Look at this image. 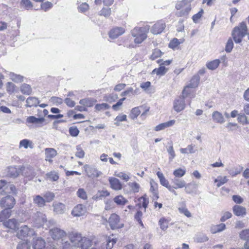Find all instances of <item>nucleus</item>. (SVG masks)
Instances as JSON below:
<instances>
[{"mask_svg":"<svg viewBox=\"0 0 249 249\" xmlns=\"http://www.w3.org/2000/svg\"><path fill=\"white\" fill-rule=\"evenodd\" d=\"M26 102L27 103L26 106L27 107H37L39 103L38 98L35 97H28L26 99Z\"/></svg>","mask_w":249,"mask_h":249,"instance_id":"obj_28","label":"nucleus"},{"mask_svg":"<svg viewBox=\"0 0 249 249\" xmlns=\"http://www.w3.org/2000/svg\"><path fill=\"white\" fill-rule=\"evenodd\" d=\"M76 195L78 197L83 200H87L88 198L87 193L83 188L79 189L76 192Z\"/></svg>","mask_w":249,"mask_h":249,"instance_id":"obj_51","label":"nucleus"},{"mask_svg":"<svg viewBox=\"0 0 249 249\" xmlns=\"http://www.w3.org/2000/svg\"><path fill=\"white\" fill-rule=\"evenodd\" d=\"M9 194L16 195L17 189L13 184L7 183L6 185L1 191V194L4 195H8Z\"/></svg>","mask_w":249,"mask_h":249,"instance_id":"obj_16","label":"nucleus"},{"mask_svg":"<svg viewBox=\"0 0 249 249\" xmlns=\"http://www.w3.org/2000/svg\"><path fill=\"white\" fill-rule=\"evenodd\" d=\"M53 212L56 214H62L66 211L65 205L61 202H54L53 204Z\"/></svg>","mask_w":249,"mask_h":249,"instance_id":"obj_13","label":"nucleus"},{"mask_svg":"<svg viewBox=\"0 0 249 249\" xmlns=\"http://www.w3.org/2000/svg\"><path fill=\"white\" fill-rule=\"evenodd\" d=\"M199 81V76L198 74L195 75L191 79L190 83L188 86H189L191 88H195L198 86Z\"/></svg>","mask_w":249,"mask_h":249,"instance_id":"obj_39","label":"nucleus"},{"mask_svg":"<svg viewBox=\"0 0 249 249\" xmlns=\"http://www.w3.org/2000/svg\"><path fill=\"white\" fill-rule=\"evenodd\" d=\"M240 238L244 240H249V229L242 230L239 232Z\"/></svg>","mask_w":249,"mask_h":249,"instance_id":"obj_52","label":"nucleus"},{"mask_svg":"<svg viewBox=\"0 0 249 249\" xmlns=\"http://www.w3.org/2000/svg\"><path fill=\"white\" fill-rule=\"evenodd\" d=\"M247 26L245 22H242L234 27L232 32V36L236 43H240L242 38L247 34Z\"/></svg>","mask_w":249,"mask_h":249,"instance_id":"obj_3","label":"nucleus"},{"mask_svg":"<svg viewBox=\"0 0 249 249\" xmlns=\"http://www.w3.org/2000/svg\"><path fill=\"white\" fill-rule=\"evenodd\" d=\"M84 168L87 175L89 177L94 178L97 177L99 176L98 171L94 167H91L89 165H85L84 166Z\"/></svg>","mask_w":249,"mask_h":249,"instance_id":"obj_18","label":"nucleus"},{"mask_svg":"<svg viewBox=\"0 0 249 249\" xmlns=\"http://www.w3.org/2000/svg\"><path fill=\"white\" fill-rule=\"evenodd\" d=\"M226 229V225L224 223H221L218 225H213L211 227L210 231L211 233L214 234L221 232Z\"/></svg>","mask_w":249,"mask_h":249,"instance_id":"obj_26","label":"nucleus"},{"mask_svg":"<svg viewBox=\"0 0 249 249\" xmlns=\"http://www.w3.org/2000/svg\"><path fill=\"white\" fill-rule=\"evenodd\" d=\"M95 101L91 98H86L80 100L79 101L80 104L83 105V106L87 107H92L94 105Z\"/></svg>","mask_w":249,"mask_h":249,"instance_id":"obj_40","label":"nucleus"},{"mask_svg":"<svg viewBox=\"0 0 249 249\" xmlns=\"http://www.w3.org/2000/svg\"><path fill=\"white\" fill-rule=\"evenodd\" d=\"M44 199H45V202H50L53 200L54 198V194L53 193L50 192H46L44 195Z\"/></svg>","mask_w":249,"mask_h":249,"instance_id":"obj_50","label":"nucleus"},{"mask_svg":"<svg viewBox=\"0 0 249 249\" xmlns=\"http://www.w3.org/2000/svg\"><path fill=\"white\" fill-rule=\"evenodd\" d=\"M169 146L166 147V149L169 155V160L170 161H172L173 159L176 157L175 152L173 148V142L172 141L168 142Z\"/></svg>","mask_w":249,"mask_h":249,"instance_id":"obj_37","label":"nucleus"},{"mask_svg":"<svg viewBox=\"0 0 249 249\" xmlns=\"http://www.w3.org/2000/svg\"><path fill=\"white\" fill-rule=\"evenodd\" d=\"M165 27V23L163 21L160 20L155 23L152 27L151 32L154 35L160 34L163 31Z\"/></svg>","mask_w":249,"mask_h":249,"instance_id":"obj_12","label":"nucleus"},{"mask_svg":"<svg viewBox=\"0 0 249 249\" xmlns=\"http://www.w3.org/2000/svg\"><path fill=\"white\" fill-rule=\"evenodd\" d=\"M33 202L40 207H42L45 205V199L39 195H36L34 196Z\"/></svg>","mask_w":249,"mask_h":249,"instance_id":"obj_34","label":"nucleus"},{"mask_svg":"<svg viewBox=\"0 0 249 249\" xmlns=\"http://www.w3.org/2000/svg\"><path fill=\"white\" fill-rule=\"evenodd\" d=\"M11 209L6 208L0 213V221H3L5 219L9 218L11 214Z\"/></svg>","mask_w":249,"mask_h":249,"instance_id":"obj_36","label":"nucleus"},{"mask_svg":"<svg viewBox=\"0 0 249 249\" xmlns=\"http://www.w3.org/2000/svg\"><path fill=\"white\" fill-rule=\"evenodd\" d=\"M109 195V192L107 190H99L97 194L93 196V198L94 200H97L101 199L103 197L108 196Z\"/></svg>","mask_w":249,"mask_h":249,"instance_id":"obj_33","label":"nucleus"},{"mask_svg":"<svg viewBox=\"0 0 249 249\" xmlns=\"http://www.w3.org/2000/svg\"><path fill=\"white\" fill-rule=\"evenodd\" d=\"M170 220L165 217L161 218L159 221V225L161 230L165 231L169 227V223Z\"/></svg>","mask_w":249,"mask_h":249,"instance_id":"obj_29","label":"nucleus"},{"mask_svg":"<svg viewBox=\"0 0 249 249\" xmlns=\"http://www.w3.org/2000/svg\"><path fill=\"white\" fill-rule=\"evenodd\" d=\"M110 106L107 103L98 104L96 105L95 108L98 111L104 110L109 108Z\"/></svg>","mask_w":249,"mask_h":249,"instance_id":"obj_59","label":"nucleus"},{"mask_svg":"<svg viewBox=\"0 0 249 249\" xmlns=\"http://www.w3.org/2000/svg\"><path fill=\"white\" fill-rule=\"evenodd\" d=\"M45 151V160L50 162H52V158L55 157L57 155V151L54 148H46Z\"/></svg>","mask_w":249,"mask_h":249,"instance_id":"obj_20","label":"nucleus"},{"mask_svg":"<svg viewBox=\"0 0 249 249\" xmlns=\"http://www.w3.org/2000/svg\"><path fill=\"white\" fill-rule=\"evenodd\" d=\"M128 186L131 188V190L134 193H137L139 191L140 185L136 182H129L128 183Z\"/></svg>","mask_w":249,"mask_h":249,"instance_id":"obj_57","label":"nucleus"},{"mask_svg":"<svg viewBox=\"0 0 249 249\" xmlns=\"http://www.w3.org/2000/svg\"><path fill=\"white\" fill-rule=\"evenodd\" d=\"M220 62L219 59H215L213 61L208 62L206 64L207 68L211 70L216 69L219 65Z\"/></svg>","mask_w":249,"mask_h":249,"instance_id":"obj_38","label":"nucleus"},{"mask_svg":"<svg viewBox=\"0 0 249 249\" xmlns=\"http://www.w3.org/2000/svg\"><path fill=\"white\" fill-rule=\"evenodd\" d=\"M35 234V231L32 229H30L27 226L24 225L21 227L18 232V235L19 238L26 236H32Z\"/></svg>","mask_w":249,"mask_h":249,"instance_id":"obj_11","label":"nucleus"},{"mask_svg":"<svg viewBox=\"0 0 249 249\" xmlns=\"http://www.w3.org/2000/svg\"><path fill=\"white\" fill-rule=\"evenodd\" d=\"M192 0H183L178 2L176 6L178 11L176 15L178 17H186L191 10L190 2Z\"/></svg>","mask_w":249,"mask_h":249,"instance_id":"obj_4","label":"nucleus"},{"mask_svg":"<svg viewBox=\"0 0 249 249\" xmlns=\"http://www.w3.org/2000/svg\"><path fill=\"white\" fill-rule=\"evenodd\" d=\"M59 243L61 244L60 247L62 249H71L73 246L72 244L71 245L68 241H65L63 238Z\"/></svg>","mask_w":249,"mask_h":249,"instance_id":"obj_48","label":"nucleus"},{"mask_svg":"<svg viewBox=\"0 0 249 249\" xmlns=\"http://www.w3.org/2000/svg\"><path fill=\"white\" fill-rule=\"evenodd\" d=\"M228 179H227L226 176L222 177V176H218L216 178L214 179V182L217 183L216 186L217 187H220L223 184H225L228 181Z\"/></svg>","mask_w":249,"mask_h":249,"instance_id":"obj_46","label":"nucleus"},{"mask_svg":"<svg viewBox=\"0 0 249 249\" xmlns=\"http://www.w3.org/2000/svg\"><path fill=\"white\" fill-rule=\"evenodd\" d=\"M233 47V42L231 38H229L226 43L225 47V51L227 53H230L231 52Z\"/></svg>","mask_w":249,"mask_h":249,"instance_id":"obj_58","label":"nucleus"},{"mask_svg":"<svg viewBox=\"0 0 249 249\" xmlns=\"http://www.w3.org/2000/svg\"><path fill=\"white\" fill-rule=\"evenodd\" d=\"M157 175L160 179V184L165 187L166 188H168L171 185L169 184L168 181L165 178L163 174L160 172H158Z\"/></svg>","mask_w":249,"mask_h":249,"instance_id":"obj_31","label":"nucleus"},{"mask_svg":"<svg viewBox=\"0 0 249 249\" xmlns=\"http://www.w3.org/2000/svg\"><path fill=\"white\" fill-rule=\"evenodd\" d=\"M195 147V145L190 144V145H188L186 148H180V151L182 154L195 153L196 152V150H194Z\"/></svg>","mask_w":249,"mask_h":249,"instance_id":"obj_43","label":"nucleus"},{"mask_svg":"<svg viewBox=\"0 0 249 249\" xmlns=\"http://www.w3.org/2000/svg\"><path fill=\"white\" fill-rule=\"evenodd\" d=\"M21 5L27 10L31 9L33 7L32 2L30 0H21Z\"/></svg>","mask_w":249,"mask_h":249,"instance_id":"obj_54","label":"nucleus"},{"mask_svg":"<svg viewBox=\"0 0 249 249\" xmlns=\"http://www.w3.org/2000/svg\"><path fill=\"white\" fill-rule=\"evenodd\" d=\"M8 75L11 79L15 82H21L23 80V76L13 72H9Z\"/></svg>","mask_w":249,"mask_h":249,"instance_id":"obj_44","label":"nucleus"},{"mask_svg":"<svg viewBox=\"0 0 249 249\" xmlns=\"http://www.w3.org/2000/svg\"><path fill=\"white\" fill-rule=\"evenodd\" d=\"M21 147H24L25 149L28 147L33 148V142L28 139H23L19 142V148H21Z\"/></svg>","mask_w":249,"mask_h":249,"instance_id":"obj_35","label":"nucleus"},{"mask_svg":"<svg viewBox=\"0 0 249 249\" xmlns=\"http://www.w3.org/2000/svg\"><path fill=\"white\" fill-rule=\"evenodd\" d=\"M45 121V119L43 118H37L35 117V116H30L27 118V122L28 123L34 124H42Z\"/></svg>","mask_w":249,"mask_h":249,"instance_id":"obj_30","label":"nucleus"},{"mask_svg":"<svg viewBox=\"0 0 249 249\" xmlns=\"http://www.w3.org/2000/svg\"><path fill=\"white\" fill-rule=\"evenodd\" d=\"M243 170V167H234L230 170L229 171V174L232 176H235L239 174Z\"/></svg>","mask_w":249,"mask_h":249,"instance_id":"obj_55","label":"nucleus"},{"mask_svg":"<svg viewBox=\"0 0 249 249\" xmlns=\"http://www.w3.org/2000/svg\"><path fill=\"white\" fill-rule=\"evenodd\" d=\"M116 243V239L108 237L107 242L106 244V249H111Z\"/></svg>","mask_w":249,"mask_h":249,"instance_id":"obj_63","label":"nucleus"},{"mask_svg":"<svg viewBox=\"0 0 249 249\" xmlns=\"http://www.w3.org/2000/svg\"><path fill=\"white\" fill-rule=\"evenodd\" d=\"M20 89L21 92L24 94L29 95L32 92V89L30 86L28 84H22Z\"/></svg>","mask_w":249,"mask_h":249,"instance_id":"obj_45","label":"nucleus"},{"mask_svg":"<svg viewBox=\"0 0 249 249\" xmlns=\"http://www.w3.org/2000/svg\"><path fill=\"white\" fill-rule=\"evenodd\" d=\"M233 213L237 216H244L247 213L246 209L240 205H235L232 208Z\"/></svg>","mask_w":249,"mask_h":249,"instance_id":"obj_17","label":"nucleus"},{"mask_svg":"<svg viewBox=\"0 0 249 249\" xmlns=\"http://www.w3.org/2000/svg\"><path fill=\"white\" fill-rule=\"evenodd\" d=\"M33 224L37 228H39L44 225L47 221L46 216L40 212H37L34 216Z\"/></svg>","mask_w":249,"mask_h":249,"instance_id":"obj_7","label":"nucleus"},{"mask_svg":"<svg viewBox=\"0 0 249 249\" xmlns=\"http://www.w3.org/2000/svg\"><path fill=\"white\" fill-rule=\"evenodd\" d=\"M161 54L162 53L160 50L156 49L153 51L152 54L151 55L150 58L152 60H155L156 58L160 57L161 55Z\"/></svg>","mask_w":249,"mask_h":249,"instance_id":"obj_61","label":"nucleus"},{"mask_svg":"<svg viewBox=\"0 0 249 249\" xmlns=\"http://www.w3.org/2000/svg\"><path fill=\"white\" fill-rule=\"evenodd\" d=\"M109 182L111 188L115 190H120L122 188V185L120 180L116 178L111 177L109 178Z\"/></svg>","mask_w":249,"mask_h":249,"instance_id":"obj_21","label":"nucleus"},{"mask_svg":"<svg viewBox=\"0 0 249 249\" xmlns=\"http://www.w3.org/2000/svg\"><path fill=\"white\" fill-rule=\"evenodd\" d=\"M75 156L79 158H83L85 156V152L80 145L76 146Z\"/></svg>","mask_w":249,"mask_h":249,"instance_id":"obj_64","label":"nucleus"},{"mask_svg":"<svg viewBox=\"0 0 249 249\" xmlns=\"http://www.w3.org/2000/svg\"><path fill=\"white\" fill-rule=\"evenodd\" d=\"M212 117L213 121L216 123L223 124L225 122L223 116L220 112L217 111H215L213 113Z\"/></svg>","mask_w":249,"mask_h":249,"instance_id":"obj_25","label":"nucleus"},{"mask_svg":"<svg viewBox=\"0 0 249 249\" xmlns=\"http://www.w3.org/2000/svg\"><path fill=\"white\" fill-rule=\"evenodd\" d=\"M69 238L73 247H81L82 249H98L93 245L91 240L76 232H72L69 234Z\"/></svg>","mask_w":249,"mask_h":249,"instance_id":"obj_1","label":"nucleus"},{"mask_svg":"<svg viewBox=\"0 0 249 249\" xmlns=\"http://www.w3.org/2000/svg\"><path fill=\"white\" fill-rule=\"evenodd\" d=\"M108 223L112 230L121 229L124 227V224L120 222V216L116 213H112L108 220Z\"/></svg>","mask_w":249,"mask_h":249,"instance_id":"obj_5","label":"nucleus"},{"mask_svg":"<svg viewBox=\"0 0 249 249\" xmlns=\"http://www.w3.org/2000/svg\"><path fill=\"white\" fill-rule=\"evenodd\" d=\"M149 30V26L148 25L142 27H136L132 30L131 35L135 37V43L140 44L143 42L147 38Z\"/></svg>","mask_w":249,"mask_h":249,"instance_id":"obj_2","label":"nucleus"},{"mask_svg":"<svg viewBox=\"0 0 249 249\" xmlns=\"http://www.w3.org/2000/svg\"><path fill=\"white\" fill-rule=\"evenodd\" d=\"M237 120L239 123H242L243 124H249L247 118L244 114H238Z\"/></svg>","mask_w":249,"mask_h":249,"instance_id":"obj_62","label":"nucleus"},{"mask_svg":"<svg viewBox=\"0 0 249 249\" xmlns=\"http://www.w3.org/2000/svg\"><path fill=\"white\" fill-rule=\"evenodd\" d=\"M184 99L185 98L180 96L174 100L173 108L177 112H180L185 108L186 105Z\"/></svg>","mask_w":249,"mask_h":249,"instance_id":"obj_10","label":"nucleus"},{"mask_svg":"<svg viewBox=\"0 0 249 249\" xmlns=\"http://www.w3.org/2000/svg\"><path fill=\"white\" fill-rule=\"evenodd\" d=\"M22 171L25 176L31 178H33L36 175L34 169L31 166L24 167Z\"/></svg>","mask_w":249,"mask_h":249,"instance_id":"obj_24","label":"nucleus"},{"mask_svg":"<svg viewBox=\"0 0 249 249\" xmlns=\"http://www.w3.org/2000/svg\"><path fill=\"white\" fill-rule=\"evenodd\" d=\"M125 32V30L122 27H116L112 29L109 33V37L111 38H116L123 35Z\"/></svg>","mask_w":249,"mask_h":249,"instance_id":"obj_19","label":"nucleus"},{"mask_svg":"<svg viewBox=\"0 0 249 249\" xmlns=\"http://www.w3.org/2000/svg\"><path fill=\"white\" fill-rule=\"evenodd\" d=\"M139 204H142V207L145 210L147 207L148 204L149 203L148 198L146 196L140 197L138 199Z\"/></svg>","mask_w":249,"mask_h":249,"instance_id":"obj_53","label":"nucleus"},{"mask_svg":"<svg viewBox=\"0 0 249 249\" xmlns=\"http://www.w3.org/2000/svg\"><path fill=\"white\" fill-rule=\"evenodd\" d=\"M141 113V111L139 107H135L132 109L129 117L133 120L137 118V117Z\"/></svg>","mask_w":249,"mask_h":249,"instance_id":"obj_49","label":"nucleus"},{"mask_svg":"<svg viewBox=\"0 0 249 249\" xmlns=\"http://www.w3.org/2000/svg\"><path fill=\"white\" fill-rule=\"evenodd\" d=\"M50 235L54 241L59 242L66 236V232L63 230L55 227L49 231Z\"/></svg>","mask_w":249,"mask_h":249,"instance_id":"obj_6","label":"nucleus"},{"mask_svg":"<svg viewBox=\"0 0 249 249\" xmlns=\"http://www.w3.org/2000/svg\"><path fill=\"white\" fill-rule=\"evenodd\" d=\"M115 176L120 178L121 179L124 180L125 181H127L130 179L129 176L125 173L121 172L118 173H115Z\"/></svg>","mask_w":249,"mask_h":249,"instance_id":"obj_60","label":"nucleus"},{"mask_svg":"<svg viewBox=\"0 0 249 249\" xmlns=\"http://www.w3.org/2000/svg\"><path fill=\"white\" fill-rule=\"evenodd\" d=\"M171 182L173 183V186L176 189L183 188L186 185V182L180 178H174L172 179Z\"/></svg>","mask_w":249,"mask_h":249,"instance_id":"obj_22","label":"nucleus"},{"mask_svg":"<svg viewBox=\"0 0 249 249\" xmlns=\"http://www.w3.org/2000/svg\"><path fill=\"white\" fill-rule=\"evenodd\" d=\"M34 249H43L46 245L45 240L41 237L34 238L32 243Z\"/></svg>","mask_w":249,"mask_h":249,"instance_id":"obj_15","label":"nucleus"},{"mask_svg":"<svg viewBox=\"0 0 249 249\" xmlns=\"http://www.w3.org/2000/svg\"><path fill=\"white\" fill-rule=\"evenodd\" d=\"M15 202V199L13 197L7 195L1 199L0 204L2 207L12 209L14 206Z\"/></svg>","mask_w":249,"mask_h":249,"instance_id":"obj_9","label":"nucleus"},{"mask_svg":"<svg viewBox=\"0 0 249 249\" xmlns=\"http://www.w3.org/2000/svg\"><path fill=\"white\" fill-rule=\"evenodd\" d=\"M4 225L11 229L16 230L18 228V223L16 219H11L3 223Z\"/></svg>","mask_w":249,"mask_h":249,"instance_id":"obj_27","label":"nucleus"},{"mask_svg":"<svg viewBox=\"0 0 249 249\" xmlns=\"http://www.w3.org/2000/svg\"><path fill=\"white\" fill-rule=\"evenodd\" d=\"M87 213L86 206L79 204L75 206L71 211V214L73 216L79 217L84 215Z\"/></svg>","mask_w":249,"mask_h":249,"instance_id":"obj_8","label":"nucleus"},{"mask_svg":"<svg viewBox=\"0 0 249 249\" xmlns=\"http://www.w3.org/2000/svg\"><path fill=\"white\" fill-rule=\"evenodd\" d=\"M186 173V170L185 168H179L176 169L173 172L174 178H180L184 176Z\"/></svg>","mask_w":249,"mask_h":249,"instance_id":"obj_47","label":"nucleus"},{"mask_svg":"<svg viewBox=\"0 0 249 249\" xmlns=\"http://www.w3.org/2000/svg\"><path fill=\"white\" fill-rule=\"evenodd\" d=\"M176 121L175 120H172L157 125L154 130L156 131H159L162 130H164L166 128H168L173 126L175 124Z\"/></svg>","mask_w":249,"mask_h":249,"instance_id":"obj_23","label":"nucleus"},{"mask_svg":"<svg viewBox=\"0 0 249 249\" xmlns=\"http://www.w3.org/2000/svg\"><path fill=\"white\" fill-rule=\"evenodd\" d=\"M114 202L119 206H124L125 205L128 201L123 196L119 195L115 196L113 199Z\"/></svg>","mask_w":249,"mask_h":249,"instance_id":"obj_32","label":"nucleus"},{"mask_svg":"<svg viewBox=\"0 0 249 249\" xmlns=\"http://www.w3.org/2000/svg\"><path fill=\"white\" fill-rule=\"evenodd\" d=\"M168 69L164 66L160 65L158 69H155L153 70L152 73H156L158 75H163L167 71Z\"/></svg>","mask_w":249,"mask_h":249,"instance_id":"obj_42","label":"nucleus"},{"mask_svg":"<svg viewBox=\"0 0 249 249\" xmlns=\"http://www.w3.org/2000/svg\"><path fill=\"white\" fill-rule=\"evenodd\" d=\"M30 246L29 243L26 241H21L19 242L17 247V249H30Z\"/></svg>","mask_w":249,"mask_h":249,"instance_id":"obj_56","label":"nucleus"},{"mask_svg":"<svg viewBox=\"0 0 249 249\" xmlns=\"http://www.w3.org/2000/svg\"><path fill=\"white\" fill-rule=\"evenodd\" d=\"M183 42V39H180L179 40L176 38H174L170 42L169 44V47L173 49H175L179 44L182 43Z\"/></svg>","mask_w":249,"mask_h":249,"instance_id":"obj_41","label":"nucleus"},{"mask_svg":"<svg viewBox=\"0 0 249 249\" xmlns=\"http://www.w3.org/2000/svg\"><path fill=\"white\" fill-rule=\"evenodd\" d=\"M21 170L18 169L16 166H10L6 169L5 171L7 176L15 178L18 176Z\"/></svg>","mask_w":249,"mask_h":249,"instance_id":"obj_14","label":"nucleus"}]
</instances>
